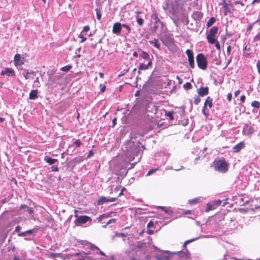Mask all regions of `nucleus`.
<instances>
[{
  "label": "nucleus",
  "instance_id": "obj_42",
  "mask_svg": "<svg viewBox=\"0 0 260 260\" xmlns=\"http://www.w3.org/2000/svg\"><path fill=\"white\" fill-rule=\"evenodd\" d=\"M260 40V32H258L253 38L254 41H258Z\"/></svg>",
  "mask_w": 260,
  "mask_h": 260
},
{
  "label": "nucleus",
  "instance_id": "obj_16",
  "mask_svg": "<svg viewBox=\"0 0 260 260\" xmlns=\"http://www.w3.org/2000/svg\"><path fill=\"white\" fill-rule=\"evenodd\" d=\"M138 51L140 52V57L143 59L147 60L148 61H149V59H151L150 57L149 54L147 52L142 50L141 49H139Z\"/></svg>",
  "mask_w": 260,
  "mask_h": 260
},
{
  "label": "nucleus",
  "instance_id": "obj_24",
  "mask_svg": "<svg viewBox=\"0 0 260 260\" xmlns=\"http://www.w3.org/2000/svg\"><path fill=\"white\" fill-rule=\"evenodd\" d=\"M218 30V28L217 26H213L210 29L208 35L215 36L217 34Z\"/></svg>",
  "mask_w": 260,
  "mask_h": 260
},
{
  "label": "nucleus",
  "instance_id": "obj_14",
  "mask_svg": "<svg viewBox=\"0 0 260 260\" xmlns=\"http://www.w3.org/2000/svg\"><path fill=\"white\" fill-rule=\"evenodd\" d=\"M90 252H83V253H79L77 252L75 254V256H80L81 255V257H79V260H89V257L87 256V255L89 254Z\"/></svg>",
  "mask_w": 260,
  "mask_h": 260
},
{
  "label": "nucleus",
  "instance_id": "obj_63",
  "mask_svg": "<svg viewBox=\"0 0 260 260\" xmlns=\"http://www.w3.org/2000/svg\"><path fill=\"white\" fill-rule=\"evenodd\" d=\"M211 209H212V206L210 205H208L207 209H206V211H210Z\"/></svg>",
  "mask_w": 260,
  "mask_h": 260
},
{
  "label": "nucleus",
  "instance_id": "obj_17",
  "mask_svg": "<svg viewBox=\"0 0 260 260\" xmlns=\"http://www.w3.org/2000/svg\"><path fill=\"white\" fill-rule=\"evenodd\" d=\"M152 65V59H149V61H148L147 64H144V63H141L139 66L138 69L139 71L138 72L140 73V70H147L149 68V67L151 66Z\"/></svg>",
  "mask_w": 260,
  "mask_h": 260
},
{
  "label": "nucleus",
  "instance_id": "obj_40",
  "mask_svg": "<svg viewBox=\"0 0 260 260\" xmlns=\"http://www.w3.org/2000/svg\"><path fill=\"white\" fill-rule=\"evenodd\" d=\"M202 113L206 117H207L209 115V111L207 110V108H204V106H203Z\"/></svg>",
  "mask_w": 260,
  "mask_h": 260
},
{
  "label": "nucleus",
  "instance_id": "obj_47",
  "mask_svg": "<svg viewBox=\"0 0 260 260\" xmlns=\"http://www.w3.org/2000/svg\"><path fill=\"white\" fill-rule=\"evenodd\" d=\"M60 255V253H50V255L52 257H59Z\"/></svg>",
  "mask_w": 260,
  "mask_h": 260
},
{
  "label": "nucleus",
  "instance_id": "obj_3",
  "mask_svg": "<svg viewBox=\"0 0 260 260\" xmlns=\"http://www.w3.org/2000/svg\"><path fill=\"white\" fill-rule=\"evenodd\" d=\"M197 63L198 67L203 70L207 67V60L203 53L198 54L196 57Z\"/></svg>",
  "mask_w": 260,
  "mask_h": 260
},
{
  "label": "nucleus",
  "instance_id": "obj_32",
  "mask_svg": "<svg viewBox=\"0 0 260 260\" xmlns=\"http://www.w3.org/2000/svg\"><path fill=\"white\" fill-rule=\"evenodd\" d=\"M96 11V18L100 20L102 17V13L100 10H98V9H95Z\"/></svg>",
  "mask_w": 260,
  "mask_h": 260
},
{
  "label": "nucleus",
  "instance_id": "obj_34",
  "mask_svg": "<svg viewBox=\"0 0 260 260\" xmlns=\"http://www.w3.org/2000/svg\"><path fill=\"white\" fill-rule=\"evenodd\" d=\"M199 238V237H197V238H193V239H190V240H186V241L184 242V244H183V246L185 247V246H186V245L187 244H188V243H190V242H191L194 241H196V240H198Z\"/></svg>",
  "mask_w": 260,
  "mask_h": 260
},
{
  "label": "nucleus",
  "instance_id": "obj_25",
  "mask_svg": "<svg viewBox=\"0 0 260 260\" xmlns=\"http://www.w3.org/2000/svg\"><path fill=\"white\" fill-rule=\"evenodd\" d=\"M214 36H210L207 34V40L209 44H214V43H216L217 40L214 38Z\"/></svg>",
  "mask_w": 260,
  "mask_h": 260
},
{
  "label": "nucleus",
  "instance_id": "obj_56",
  "mask_svg": "<svg viewBox=\"0 0 260 260\" xmlns=\"http://www.w3.org/2000/svg\"><path fill=\"white\" fill-rule=\"evenodd\" d=\"M34 83L36 84V85L37 86H39V78L37 77L36 80H35L34 81Z\"/></svg>",
  "mask_w": 260,
  "mask_h": 260
},
{
  "label": "nucleus",
  "instance_id": "obj_9",
  "mask_svg": "<svg viewBox=\"0 0 260 260\" xmlns=\"http://www.w3.org/2000/svg\"><path fill=\"white\" fill-rule=\"evenodd\" d=\"M14 64L16 67L20 66L24 64L23 58L22 59L20 54H16L14 57Z\"/></svg>",
  "mask_w": 260,
  "mask_h": 260
},
{
  "label": "nucleus",
  "instance_id": "obj_53",
  "mask_svg": "<svg viewBox=\"0 0 260 260\" xmlns=\"http://www.w3.org/2000/svg\"><path fill=\"white\" fill-rule=\"evenodd\" d=\"M235 3L236 5L238 4V5H240L242 6H243L244 5V3L242 1H236Z\"/></svg>",
  "mask_w": 260,
  "mask_h": 260
},
{
  "label": "nucleus",
  "instance_id": "obj_48",
  "mask_svg": "<svg viewBox=\"0 0 260 260\" xmlns=\"http://www.w3.org/2000/svg\"><path fill=\"white\" fill-rule=\"evenodd\" d=\"M51 168V171L53 172H58L59 171V169L57 166H52Z\"/></svg>",
  "mask_w": 260,
  "mask_h": 260
},
{
  "label": "nucleus",
  "instance_id": "obj_51",
  "mask_svg": "<svg viewBox=\"0 0 260 260\" xmlns=\"http://www.w3.org/2000/svg\"><path fill=\"white\" fill-rule=\"evenodd\" d=\"M156 170V169H152V170H150V171H148V172L147 173L146 176H150V175H151L152 173H153Z\"/></svg>",
  "mask_w": 260,
  "mask_h": 260
},
{
  "label": "nucleus",
  "instance_id": "obj_5",
  "mask_svg": "<svg viewBox=\"0 0 260 260\" xmlns=\"http://www.w3.org/2000/svg\"><path fill=\"white\" fill-rule=\"evenodd\" d=\"M185 53L188 57V60L190 67L192 69H193L195 67V64L193 52L191 50L188 49L186 50Z\"/></svg>",
  "mask_w": 260,
  "mask_h": 260
},
{
  "label": "nucleus",
  "instance_id": "obj_15",
  "mask_svg": "<svg viewBox=\"0 0 260 260\" xmlns=\"http://www.w3.org/2000/svg\"><path fill=\"white\" fill-rule=\"evenodd\" d=\"M244 143L243 142H240L233 147V151L236 153L239 152L242 148L244 147Z\"/></svg>",
  "mask_w": 260,
  "mask_h": 260
},
{
  "label": "nucleus",
  "instance_id": "obj_60",
  "mask_svg": "<svg viewBox=\"0 0 260 260\" xmlns=\"http://www.w3.org/2000/svg\"><path fill=\"white\" fill-rule=\"evenodd\" d=\"M116 199H117L116 198H109V202H115L116 200Z\"/></svg>",
  "mask_w": 260,
  "mask_h": 260
},
{
  "label": "nucleus",
  "instance_id": "obj_62",
  "mask_svg": "<svg viewBox=\"0 0 260 260\" xmlns=\"http://www.w3.org/2000/svg\"><path fill=\"white\" fill-rule=\"evenodd\" d=\"M125 189V188H123L120 191V193H119L118 197H120L121 196H122L123 194V191Z\"/></svg>",
  "mask_w": 260,
  "mask_h": 260
},
{
  "label": "nucleus",
  "instance_id": "obj_12",
  "mask_svg": "<svg viewBox=\"0 0 260 260\" xmlns=\"http://www.w3.org/2000/svg\"><path fill=\"white\" fill-rule=\"evenodd\" d=\"M209 89L208 87H201L198 89V93L199 95L204 96L208 94Z\"/></svg>",
  "mask_w": 260,
  "mask_h": 260
},
{
  "label": "nucleus",
  "instance_id": "obj_10",
  "mask_svg": "<svg viewBox=\"0 0 260 260\" xmlns=\"http://www.w3.org/2000/svg\"><path fill=\"white\" fill-rule=\"evenodd\" d=\"M252 133V127L247 124H245L243 127L242 134L247 136Z\"/></svg>",
  "mask_w": 260,
  "mask_h": 260
},
{
  "label": "nucleus",
  "instance_id": "obj_6",
  "mask_svg": "<svg viewBox=\"0 0 260 260\" xmlns=\"http://www.w3.org/2000/svg\"><path fill=\"white\" fill-rule=\"evenodd\" d=\"M82 244L84 245L85 246H87V247L89 248L90 250H93L94 249H96L99 252H96V254H98V253H99L101 255H103L104 256H106L105 253L103 251L101 250L98 247L95 246L94 245L90 243H89L87 241H83Z\"/></svg>",
  "mask_w": 260,
  "mask_h": 260
},
{
  "label": "nucleus",
  "instance_id": "obj_43",
  "mask_svg": "<svg viewBox=\"0 0 260 260\" xmlns=\"http://www.w3.org/2000/svg\"><path fill=\"white\" fill-rule=\"evenodd\" d=\"M74 145L77 147H80L81 145V143L80 141V140L78 139V140H76L75 141V142H74Z\"/></svg>",
  "mask_w": 260,
  "mask_h": 260
},
{
  "label": "nucleus",
  "instance_id": "obj_64",
  "mask_svg": "<svg viewBox=\"0 0 260 260\" xmlns=\"http://www.w3.org/2000/svg\"><path fill=\"white\" fill-rule=\"evenodd\" d=\"M258 24V25H260V18L257 19V20H256L254 23H253V24Z\"/></svg>",
  "mask_w": 260,
  "mask_h": 260
},
{
  "label": "nucleus",
  "instance_id": "obj_50",
  "mask_svg": "<svg viewBox=\"0 0 260 260\" xmlns=\"http://www.w3.org/2000/svg\"><path fill=\"white\" fill-rule=\"evenodd\" d=\"M231 50H232L231 46H228V47H227V50H226V53H227L228 55H229L231 54Z\"/></svg>",
  "mask_w": 260,
  "mask_h": 260
},
{
  "label": "nucleus",
  "instance_id": "obj_19",
  "mask_svg": "<svg viewBox=\"0 0 260 260\" xmlns=\"http://www.w3.org/2000/svg\"><path fill=\"white\" fill-rule=\"evenodd\" d=\"M44 160L50 165H53L57 161V159L52 158L48 156H45L44 157Z\"/></svg>",
  "mask_w": 260,
  "mask_h": 260
},
{
  "label": "nucleus",
  "instance_id": "obj_59",
  "mask_svg": "<svg viewBox=\"0 0 260 260\" xmlns=\"http://www.w3.org/2000/svg\"><path fill=\"white\" fill-rule=\"evenodd\" d=\"M27 207L26 205L22 204L20 206V209H26Z\"/></svg>",
  "mask_w": 260,
  "mask_h": 260
},
{
  "label": "nucleus",
  "instance_id": "obj_39",
  "mask_svg": "<svg viewBox=\"0 0 260 260\" xmlns=\"http://www.w3.org/2000/svg\"><path fill=\"white\" fill-rule=\"evenodd\" d=\"M137 22L139 25L142 26L143 24L144 20L141 18L137 17Z\"/></svg>",
  "mask_w": 260,
  "mask_h": 260
},
{
  "label": "nucleus",
  "instance_id": "obj_13",
  "mask_svg": "<svg viewBox=\"0 0 260 260\" xmlns=\"http://www.w3.org/2000/svg\"><path fill=\"white\" fill-rule=\"evenodd\" d=\"M89 219V217L86 216H80L78 218H77L75 221V223L76 225L80 223H85Z\"/></svg>",
  "mask_w": 260,
  "mask_h": 260
},
{
  "label": "nucleus",
  "instance_id": "obj_33",
  "mask_svg": "<svg viewBox=\"0 0 260 260\" xmlns=\"http://www.w3.org/2000/svg\"><path fill=\"white\" fill-rule=\"evenodd\" d=\"M192 87V85L190 83L186 82L183 85V87L185 89L188 90L190 89Z\"/></svg>",
  "mask_w": 260,
  "mask_h": 260
},
{
  "label": "nucleus",
  "instance_id": "obj_1",
  "mask_svg": "<svg viewBox=\"0 0 260 260\" xmlns=\"http://www.w3.org/2000/svg\"><path fill=\"white\" fill-rule=\"evenodd\" d=\"M214 170L216 171L221 173H226L229 169V164L226 161L225 159L220 158L215 159L211 165Z\"/></svg>",
  "mask_w": 260,
  "mask_h": 260
},
{
  "label": "nucleus",
  "instance_id": "obj_22",
  "mask_svg": "<svg viewBox=\"0 0 260 260\" xmlns=\"http://www.w3.org/2000/svg\"><path fill=\"white\" fill-rule=\"evenodd\" d=\"M221 5H222L223 8L224 9V10H225L224 15H227L228 12H229V13L231 12L230 10H229V4L225 2V0H223L222 2L221 3Z\"/></svg>",
  "mask_w": 260,
  "mask_h": 260
},
{
  "label": "nucleus",
  "instance_id": "obj_20",
  "mask_svg": "<svg viewBox=\"0 0 260 260\" xmlns=\"http://www.w3.org/2000/svg\"><path fill=\"white\" fill-rule=\"evenodd\" d=\"M38 98V90H32L29 94V99L30 100H35Z\"/></svg>",
  "mask_w": 260,
  "mask_h": 260
},
{
  "label": "nucleus",
  "instance_id": "obj_4",
  "mask_svg": "<svg viewBox=\"0 0 260 260\" xmlns=\"http://www.w3.org/2000/svg\"><path fill=\"white\" fill-rule=\"evenodd\" d=\"M151 19L153 21L154 26L152 28L153 32H156L158 27L160 26H163V23L158 18L157 14L156 12H153L151 15Z\"/></svg>",
  "mask_w": 260,
  "mask_h": 260
},
{
  "label": "nucleus",
  "instance_id": "obj_61",
  "mask_svg": "<svg viewBox=\"0 0 260 260\" xmlns=\"http://www.w3.org/2000/svg\"><path fill=\"white\" fill-rule=\"evenodd\" d=\"M153 225V222L152 221H150L147 224V227L150 228V227L152 226Z\"/></svg>",
  "mask_w": 260,
  "mask_h": 260
},
{
  "label": "nucleus",
  "instance_id": "obj_37",
  "mask_svg": "<svg viewBox=\"0 0 260 260\" xmlns=\"http://www.w3.org/2000/svg\"><path fill=\"white\" fill-rule=\"evenodd\" d=\"M201 102V99L198 96L194 97V103L195 105H198Z\"/></svg>",
  "mask_w": 260,
  "mask_h": 260
},
{
  "label": "nucleus",
  "instance_id": "obj_35",
  "mask_svg": "<svg viewBox=\"0 0 260 260\" xmlns=\"http://www.w3.org/2000/svg\"><path fill=\"white\" fill-rule=\"evenodd\" d=\"M79 38H81V40L80 41V43H83L84 42H85L87 38L84 36V35L83 34V32H81L80 35H79Z\"/></svg>",
  "mask_w": 260,
  "mask_h": 260
},
{
  "label": "nucleus",
  "instance_id": "obj_57",
  "mask_svg": "<svg viewBox=\"0 0 260 260\" xmlns=\"http://www.w3.org/2000/svg\"><path fill=\"white\" fill-rule=\"evenodd\" d=\"M222 203V201L220 200H218L217 201H215L214 204L216 205H220Z\"/></svg>",
  "mask_w": 260,
  "mask_h": 260
},
{
  "label": "nucleus",
  "instance_id": "obj_31",
  "mask_svg": "<svg viewBox=\"0 0 260 260\" xmlns=\"http://www.w3.org/2000/svg\"><path fill=\"white\" fill-rule=\"evenodd\" d=\"M251 106L254 108H260V102L254 101L251 103Z\"/></svg>",
  "mask_w": 260,
  "mask_h": 260
},
{
  "label": "nucleus",
  "instance_id": "obj_44",
  "mask_svg": "<svg viewBox=\"0 0 260 260\" xmlns=\"http://www.w3.org/2000/svg\"><path fill=\"white\" fill-rule=\"evenodd\" d=\"M115 221H116V219H114V218L111 219H110V220L108 221V222L107 223V224H106V225H103V227L105 228H106L107 225L111 223L112 222H115Z\"/></svg>",
  "mask_w": 260,
  "mask_h": 260
},
{
  "label": "nucleus",
  "instance_id": "obj_58",
  "mask_svg": "<svg viewBox=\"0 0 260 260\" xmlns=\"http://www.w3.org/2000/svg\"><path fill=\"white\" fill-rule=\"evenodd\" d=\"M240 101L242 103H244L245 101V96L244 95H242L240 97Z\"/></svg>",
  "mask_w": 260,
  "mask_h": 260
},
{
  "label": "nucleus",
  "instance_id": "obj_26",
  "mask_svg": "<svg viewBox=\"0 0 260 260\" xmlns=\"http://www.w3.org/2000/svg\"><path fill=\"white\" fill-rule=\"evenodd\" d=\"M215 21H216V19L214 17H211L207 23V27H210V26H211L213 24V23L215 22Z\"/></svg>",
  "mask_w": 260,
  "mask_h": 260
},
{
  "label": "nucleus",
  "instance_id": "obj_23",
  "mask_svg": "<svg viewBox=\"0 0 260 260\" xmlns=\"http://www.w3.org/2000/svg\"><path fill=\"white\" fill-rule=\"evenodd\" d=\"M107 202H109V198H106V197L102 196V197H100V198L99 199V200L98 202V204L99 205H103L104 203H107Z\"/></svg>",
  "mask_w": 260,
  "mask_h": 260
},
{
  "label": "nucleus",
  "instance_id": "obj_28",
  "mask_svg": "<svg viewBox=\"0 0 260 260\" xmlns=\"http://www.w3.org/2000/svg\"><path fill=\"white\" fill-rule=\"evenodd\" d=\"M24 71V72L22 73L23 76L25 78V79H28L30 78L29 76V72L27 70L22 69Z\"/></svg>",
  "mask_w": 260,
  "mask_h": 260
},
{
  "label": "nucleus",
  "instance_id": "obj_41",
  "mask_svg": "<svg viewBox=\"0 0 260 260\" xmlns=\"http://www.w3.org/2000/svg\"><path fill=\"white\" fill-rule=\"evenodd\" d=\"M109 217V215L107 214H104L99 216L98 219L99 221L102 220V219L104 218H108Z\"/></svg>",
  "mask_w": 260,
  "mask_h": 260
},
{
  "label": "nucleus",
  "instance_id": "obj_18",
  "mask_svg": "<svg viewBox=\"0 0 260 260\" xmlns=\"http://www.w3.org/2000/svg\"><path fill=\"white\" fill-rule=\"evenodd\" d=\"M204 108L208 107L209 108H211L212 106V99L210 96L207 97L204 103Z\"/></svg>",
  "mask_w": 260,
  "mask_h": 260
},
{
  "label": "nucleus",
  "instance_id": "obj_11",
  "mask_svg": "<svg viewBox=\"0 0 260 260\" xmlns=\"http://www.w3.org/2000/svg\"><path fill=\"white\" fill-rule=\"evenodd\" d=\"M170 255L167 251L158 254L156 256L157 260H170Z\"/></svg>",
  "mask_w": 260,
  "mask_h": 260
},
{
  "label": "nucleus",
  "instance_id": "obj_27",
  "mask_svg": "<svg viewBox=\"0 0 260 260\" xmlns=\"http://www.w3.org/2000/svg\"><path fill=\"white\" fill-rule=\"evenodd\" d=\"M72 68V66L71 64L67 65L60 68V71L63 72H68Z\"/></svg>",
  "mask_w": 260,
  "mask_h": 260
},
{
  "label": "nucleus",
  "instance_id": "obj_55",
  "mask_svg": "<svg viewBox=\"0 0 260 260\" xmlns=\"http://www.w3.org/2000/svg\"><path fill=\"white\" fill-rule=\"evenodd\" d=\"M176 78H177V79L178 80V82L179 84H181L182 83L183 81H182V79L181 78H180L178 76H177Z\"/></svg>",
  "mask_w": 260,
  "mask_h": 260
},
{
  "label": "nucleus",
  "instance_id": "obj_49",
  "mask_svg": "<svg viewBox=\"0 0 260 260\" xmlns=\"http://www.w3.org/2000/svg\"><path fill=\"white\" fill-rule=\"evenodd\" d=\"M26 211L29 214H31L34 212L33 210L29 207H27V208L26 209Z\"/></svg>",
  "mask_w": 260,
  "mask_h": 260
},
{
  "label": "nucleus",
  "instance_id": "obj_45",
  "mask_svg": "<svg viewBox=\"0 0 260 260\" xmlns=\"http://www.w3.org/2000/svg\"><path fill=\"white\" fill-rule=\"evenodd\" d=\"M214 44H215V46L217 50H220V44H219V42L217 40L216 41V43H214Z\"/></svg>",
  "mask_w": 260,
  "mask_h": 260
},
{
  "label": "nucleus",
  "instance_id": "obj_21",
  "mask_svg": "<svg viewBox=\"0 0 260 260\" xmlns=\"http://www.w3.org/2000/svg\"><path fill=\"white\" fill-rule=\"evenodd\" d=\"M149 43L153 45L154 47L160 49V44L159 43L157 39H154L153 40L149 41Z\"/></svg>",
  "mask_w": 260,
  "mask_h": 260
},
{
  "label": "nucleus",
  "instance_id": "obj_46",
  "mask_svg": "<svg viewBox=\"0 0 260 260\" xmlns=\"http://www.w3.org/2000/svg\"><path fill=\"white\" fill-rule=\"evenodd\" d=\"M232 56H231L230 57V58L228 59L226 64L225 67L224 68V69H226L228 67V66L231 63V62L232 61Z\"/></svg>",
  "mask_w": 260,
  "mask_h": 260
},
{
  "label": "nucleus",
  "instance_id": "obj_30",
  "mask_svg": "<svg viewBox=\"0 0 260 260\" xmlns=\"http://www.w3.org/2000/svg\"><path fill=\"white\" fill-rule=\"evenodd\" d=\"M174 112L173 111H168L166 112V115L169 118V119L171 120L174 119L173 117Z\"/></svg>",
  "mask_w": 260,
  "mask_h": 260
},
{
  "label": "nucleus",
  "instance_id": "obj_36",
  "mask_svg": "<svg viewBox=\"0 0 260 260\" xmlns=\"http://www.w3.org/2000/svg\"><path fill=\"white\" fill-rule=\"evenodd\" d=\"M158 207L164 210L166 213H168L169 215L172 216L173 215L172 211L166 210L164 207L159 206Z\"/></svg>",
  "mask_w": 260,
  "mask_h": 260
},
{
  "label": "nucleus",
  "instance_id": "obj_29",
  "mask_svg": "<svg viewBox=\"0 0 260 260\" xmlns=\"http://www.w3.org/2000/svg\"><path fill=\"white\" fill-rule=\"evenodd\" d=\"M122 27L126 29V35H128L131 32V28L128 25L126 24H122Z\"/></svg>",
  "mask_w": 260,
  "mask_h": 260
},
{
  "label": "nucleus",
  "instance_id": "obj_8",
  "mask_svg": "<svg viewBox=\"0 0 260 260\" xmlns=\"http://www.w3.org/2000/svg\"><path fill=\"white\" fill-rule=\"evenodd\" d=\"M1 75H6L8 77L15 76V72L12 68H6L4 70H2L1 73Z\"/></svg>",
  "mask_w": 260,
  "mask_h": 260
},
{
  "label": "nucleus",
  "instance_id": "obj_52",
  "mask_svg": "<svg viewBox=\"0 0 260 260\" xmlns=\"http://www.w3.org/2000/svg\"><path fill=\"white\" fill-rule=\"evenodd\" d=\"M89 30V27L88 25H86L83 27V29L82 31V32L84 31H88Z\"/></svg>",
  "mask_w": 260,
  "mask_h": 260
},
{
  "label": "nucleus",
  "instance_id": "obj_38",
  "mask_svg": "<svg viewBox=\"0 0 260 260\" xmlns=\"http://www.w3.org/2000/svg\"><path fill=\"white\" fill-rule=\"evenodd\" d=\"M200 200V198H195L192 200H189V203L190 204H196Z\"/></svg>",
  "mask_w": 260,
  "mask_h": 260
},
{
  "label": "nucleus",
  "instance_id": "obj_2",
  "mask_svg": "<svg viewBox=\"0 0 260 260\" xmlns=\"http://www.w3.org/2000/svg\"><path fill=\"white\" fill-rule=\"evenodd\" d=\"M21 227L17 225L15 229V232L18 233V236L19 237H24V240L26 241H30L32 239L30 237V235L34 233H36L39 230L38 226H36L32 229L27 230L23 232H20Z\"/></svg>",
  "mask_w": 260,
  "mask_h": 260
},
{
  "label": "nucleus",
  "instance_id": "obj_7",
  "mask_svg": "<svg viewBox=\"0 0 260 260\" xmlns=\"http://www.w3.org/2000/svg\"><path fill=\"white\" fill-rule=\"evenodd\" d=\"M122 27V24L119 22H116L113 25L112 32L117 35H120Z\"/></svg>",
  "mask_w": 260,
  "mask_h": 260
},
{
  "label": "nucleus",
  "instance_id": "obj_54",
  "mask_svg": "<svg viewBox=\"0 0 260 260\" xmlns=\"http://www.w3.org/2000/svg\"><path fill=\"white\" fill-rule=\"evenodd\" d=\"M232 93H228L227 95V99L228 100V101L230 102L232 100Z\"/></svg>",
  "mask_w": 260,
  "mask_h": 260
}]
</instances>
